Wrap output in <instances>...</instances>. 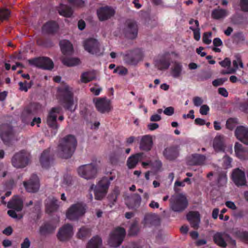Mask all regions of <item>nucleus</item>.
Wrapping results in <instances>:
<instances>
[{"instance_id": "52", "label": "nucleus", "mask_w": 248, "mask_h": 248, "mask_svg": "<svg viewBox=\"0 0 248 248\" xmlns=\"http://www.w3.org/2000/svg\"><path fill=\"white\" fill-rule=\"evenodd\" d=\"M16 210L14 209L9 210L7 212L8 215L11 217L17 219H20L23 217V216L21 214H17L16 212Z\"/></svg>"}, {"instance_id": "51", "label": "nucleus", "mask_w": 248, "mask_h": 248, "mask_svg": "<svg viewBox=\"0 0 248 248\" xmlns=\"http://www.w3.org/2000/svg\"><path fill=\"white\" fill-rule=\"evenodd\" d=\"M211 32H205L203 34L202 41L203 42L206 44L209 45L211 43V39L210 38L211 36Z\"/></svg>"}, {"instance_id": "57", "label": "nucleus", "mask_w": 248, "mask_h": 248, "mask_svg": "<svg viewBox=\"0 0 248 248\" xmlns=\"http://www.w3.org/2000/svg\"><path fill=\"white\" fill-rule=\"evenodd\" d=\"M226 126L227 128L230 130H232L235 126V119L233 118H229L226 122Z\"/></svg>"}, {"instance_id": "62", "label": "nucleus", "mask_w": 248, "mask_h": 248, "mask_svg": "<svg viewBox=\"0 0 248 248\" xmlns=\"http://www.w3.org/2000/svg\"><path fill=\"white\" fill-rule=\"evenodd\" d=\"M209 109V107L207 105H203L201 107L200 112L202 115H206Z\"/></svg>"}, {"instance_id": "30", "label": "nucleus", "mask_w": 248, "mask_h": 248, "mask_svg": "<svg viewBox=\"0 0 248 248\" xmlns=\"http://www.w3.org/2000/svg\"><path fill=\"white\" fill-rule=\"evenodd\" d=\"M153 144L152 138L150 135H145L141 139L140 148V150L149 151L151 150Z\"/></svg>"}, {"instance_id": "23", "label": "nucleus", "mask_w": 248, "mask_h": 248, "mask_svg": "<svg viewBox=\"0 0 248 248\" xmlns=\"http://www.w3.org/2000/svg\"><path fill=\"white\" fill-rule=\"evenodd\" d=\"M155 66L160 70L168 69L170 65V58L168 54L162 55L155 61Z\"/></svg>"}, {"instance_id": "22", "label": "nucleus", "mask_w": 248, "mask_h": 248, "mask_svg": "<svg viewBox=\"0 0 248 248\" xmlns=\"http://www.w3.org/2000/svg\"><path fill=\"white\" fill-rule=\"evenodd\" d=\"M59 30L58 24L52 20L47 21L42 27L43 32L48 34L54 35Z\"/></svg>"}, {"instance_id": "12", "label": "nucleus", "mask_w": 248, "mask_h": 248, "mask_svg": "<svg viewBox=\"0 0 248 248\" xmlns=\"http://www.w3.org/2000/svg\"><path fill=\"white\" fill-rule=\"evenodd\" d=\"M30 64L45 70H51L54 67L53 61L48 57H40L29 60Z\"/></svg>"}, {"instance_id": "10", "label": "nucleus", "mask_w": 248, "mask_h": 248, "mask_svg": "<svg viewBox=\"0 0 248 248\" xmlns=\"http://www.w3.org/2000/svg\"><path fill=\"white\" fill-rule=\"evenodd\" d=\"M62 108L60 106L52 108L48 112L46 118V124L48 126L57 131L59 125L57 123V116L61 114Z\"/></svg>"}, {"instance_id": "34", "label": "nucleus", "mask_w": 248, "mask_h": 248, "mask_svg": "<svg viewBox=\"0 0 248 248\" xmlns=\"http://www.w3.org/2000/svg\"><path fill=\"white\" fill-rule=\"evenodd\" d=\"M143 154L138 153L130 156L127 160V166L129 169L135 168L138 162L141 159Z\"/></svg>"}, {"instance_id": "41", "label": "nucleus", "mask_w": 248, "mask_h": 248, "mask_svg": "<svg viewBox=\"0 0 248 248\" xmlns=\"http://www.w3.org/2000/svg\"><path fill=\"white\" fill-rule=\"evenodd\" d=\"M95 78V74L91 71L85 72L80 76L81 82L84 83H88Z\"/></svg>"}, {"instance_id": "38", "label": "nucleus", "mask_w": 248, "mask_h": 248, "mask_svg": "<svg viewBox=\"0 0 248 248\" xmlns=\"http://www.w3.org/2000/svg\"><path fill=\"white\" fill-rule=\"evenodd\" d=\"M92 230L86 226H83L80 228L77 233L78 238L84 240L91 235Z\"/></svg>"}, {"instance_id": "4", "label": "nucleus", "mask_w": 248, "mask_h": 248, "mask_svg": "<svg viewBox=\"0 0 248 248\" xmlns=\"http://www.w3.org/2000/svg\"><path fill=\"white\" fill-rule=\"evenodd\" d=\"M31 159L30 154L22 150L14 154L11 159V163L15 168L21 169L26 167L30 162Z\"/></svg>"}, {"instance_id": "19", "label": "nucleus", "mask_w": 248, "mask_h": 248, "mask_svg": "<svg viewBox=\"0 0 248 248\" xmlns=\"http://www.w3.org/2000/svg\"><path fill=\"white\" fill-rule=\"evenodd\" d=\"M23 185L28 192L32 193L37 192L40 187L39 180L37 175L33 174L29 181L23 182Z\"/></svg>"}, {"instance_id": "8", "label": "nucleus", "mask_w": 248, "mask_h": 248, "mask_svg": "<svg viewBox=\"0 0 248 248\" xmlns=\"http://www.w3.org/2000/svg\"><path fill=\"white\" fill-rule=\"evenodd\" d=\"M122 33L125 37L130 40L136 38L138 33V27L137 23L132 20L128 19L124 24Z\"/></svg>"}, {"instance_id": "61", "label": "nucleus", "mask_w": 248, "mask_h": 248, "mask_svg": "<svg viewBox=\"0 0 248 248\" xmlns=\"http://www.w3.org/2000/svg\"><path fill=\"white\" fill-rule=\"evenodd\" d=\"M194 105L196 107L201 106L203 103V100L202 98L199 96L194 97L193 98Z\"/></svg>"}, {"instance_id": "40", "label": "nucleus", "mask_w": 248, "mask_h": 248, "mask_svg": "<svg viewBox=\"0 0 248 248\" xmlns=\"http://www.w3.org/2000/svg\"><path fill=\"white\" fill-rule=\"evenodd\" d=\"M102 244V239L98 235L93 236L87 243L86 248H99Z\"/></svg>"}, {"instance_id": "20", "label": "nucleus", "mask_w": 248, "mask_h": 248, "mask_svg": "<svg viewBox=\"0 0 248 248\" xmlns=\"http://www.w3.org/2000/svg\"><path fill=\"white\" fill-rule=\"evenodd\" d=\"M232 179L237 186H243L246 185L247 181L244 171L239 168L235 169L232 174Z\"/></svg>"}, {"instance_id": "45", "label": "nucleus", "mask_w": 248, "mask_h": 248, "mask_svg": "<svg viewBox=\"0 0 248 248\" xmlns=\"http://www.w3.org/2000/svg\"><path fill=\"white\" fill-rule=\"evenodd\" d=\"M227 15V11L223 9H216L212 12V17L215 19L224 18Z\"/></svg>"}, {"instance_id": "16", "label": "nucleus", "mask_w": 248, "mask_h": 248, "mask_svg": "<svg viewBox=\"0 0 248 248\" xmlns=\"http://www.w3.org/2000/svg\"><path fill=\"white\" fill-rule=\"evenodd\" d=\"M96 109L101 113H108L112 109L110 100L106 97L93 100Z\"/></svg>"}, {"instance_id": "48", "label": "nucleus", "mask_w": 248, "mask_h": 248, "mask_svg": "<svg viewBox=\"0 0 248 248\" xmlns=\"http://www.w3.org/2000/svg\"><path fill=\"white\" fill-rule=\"evenodd\" d=\"M139 231V228L138 222L137 221L134 222L131 225L129 229V235H135L137 234Z\"/></svg>"}, {"instance_id": "63", "label": "nucleus", "mask_w": 248, "mask_h": 248, "mask_svg": "<svg viewBox=\"0 0 248 248\" xmlns=\"http://www.w3.org/2000/svg\"><path fill=\"white\" fill-rule=\"evenodd\" d=\"M72 178L70 175L68 174L65 175L63 176V184L69 186L71 184Z\"/></svg>"}, {"instance_id": "60", "label": "nucleus", "mask_w": 248, "mask_h": 248, "mask_svg": "<svg viewBox=\"0 0 248 248\" xmlns=\"http://www.w3.org/2000/svg\"><path fill=\"white\" fill-rule=\"evenodd\" d=\"M109 160L112 164L116 165L119 161V157L116 154H112L109 157Z\"/></svg>"}, {"instance_id": "44", "label": "nucleus", "mask_w": 248, "mask_h": 248, "mask_svg": "<svg viewBox=\"0 0 248 248\" xmlns=\"http://www.w3.org/2000/svg\"><path fill=\"white\" fill-rule=\"evenodd\" d=\"M234 236L243 242L248 244V232L236 230L233 232Z\"/></svg>"}, {"instance_id": "53", "label": "nucleus", "mask_w": 248, "mask_h": 248, "mask_svg": "<svg viewBox=\"0 0 248 248\" xmlns=\"http://www.w3.org/2000/svg\"><path fill=\"white\" fill-rule=\"evenodd\" d=\"M239 5L242 11L248 12V0H240Z\"/></svg>"}, {"instance_id": "64", "label": "nucleus", "mask_w": 248, "mask_h": 248, "mask_svg": "<svg viewBox=\"0 0 248 248\" xmlns=\"http://www.w3.org/2000/svg\"><path fill=\"white\" fill-rule=\"evenodd\" d=\"M174 112V108L172 107L166 108L163 111L164 113L168 116H171Z\"/></svg>"}, {"instance_id": "35", "label": "nucleus", "mask_w": 248, "mask_h": 248, "mask_svg": "<svg viewBox=\"0 0 248 248\" xmlns=\"http://www.w3.org/2000/svg\"><path fill=\"white\" fill-rule=\"evenodd\" d=\"M61 51L64 55H70L73 52L72 44L68 40H63L60 42Z\"/></svg>"}, {"instance_id": "14", "label": "nucleus", "mask_w": 248, "mask_h": 248, "mask_svg": "<svg viewBox=\"0 0 248 248\" xmlns=\"http://www.w3.org/2000/svg\"><path fill=\"white\" fill-rule=\"evenodd\" d=\"M73 235V226L69 223L64 224L61 227L57 233V237L61 242L69 240Z\"/></svg>"}, {"instance_id": "11", "label": "nucleus", "mask_w": 248, "mask_h": 248, "mask_svg": "<svg viewBox=\"0 0 248 248\" xmlns=\"http://www.w3.org/2000/svg\"><path fill=\"white\" fill-rule=\"evenodd\" d=\"M78 172L81 177L87 180L91 179L96 177L97 169L94 164L91 163L80 166Z\"/></svg>"}, {"instance_id": "3", "label": "nucleus", "mask_w": 248, "mask_h": 248, "mask_svg": "<svg viewBox=\"0 0 248 248\" xmlns=\"http://www.w3.org/2000/svg\"><path fill=\"white\" fill-rule=\"evenodd\" d=\"M59 93V98L64 104V108L65 109L73 112L74 109H72L74 105V94L72 89L67 85H64L58 89Z\"/></svg>"}, {"instance_id": "28", "label": "nucleus", "mask_w": 248, "mask_h": 248, "mask_svg": "<svg viewBox=\"0 0 248 248\" xmlns=\"http://www.w3.org/2000/svg\"><path fill=\"white\" fill-rule=\"evenodd\" d=\"M186 218L189 222L191 227L194 229L199 228L200 222V215L197 211H190L186 215Z\"/></svg>"}, {"instance_id": "9", "label": "nucleus", "mask_w": 248, "mask_h": 248, "mask_svg": "<svg viewBox=\"0 0 248 248\" xmlns=\"http://www.w3.org/2000/svg\"><path fill=\"white\" fill-rule=\"evenodd\" d=\"M143 57L142 50L140 48H135L128 51L124 56V62L131 65H136L141 61Z\"/></svg>"}, {"instance_id": "18", "label": "nucleus", "mask_w": 248, "mask_h": 248, "mask_svg": "<svg viewBox=\"0 0 248 248\" xmlns=\"http://www.w3.org/2000/svg\"><path fill=\"white\" fill-rule=\"evenodd\" d=\"M115 13V10L112 7L109 6L101 7L97 10L98 17L101 21L110 19L114 16Z\"/></svg>"}, {"instance_id": "36", "label": "nucleus", "mask_w": 248, "mask_h": 248, "mask_svg": "<svg viewBox=\"0 0 248 248\" xmlns=\"http://www.w3.org/2000/svg\"><path fill=\"white\" fill-rule=\"evenodd\" d=\"M33 115L31 106L25 107L21 115L22 121L24 123H28Z\"/></svg>"}, {"instance_id": "54", "label": "nucleus", "mask_w": 248, "mask_h": 248, "mask_svg": "<svg viewBox=\"0 0 248 248\" xmlns=\"http://www.w3.org/2000/svg\"><path fill=\"white\" fill-rule=\"evenodd\" d=\"M151 165L156 170H159L162 166V162L160 160L157 159L154 161H150Z\"/></svg>"}, {"instance_id": "43", "label": "nucleus", "mask_w": 248, "mask_h": 248, "mask_svg": "<svg viewBox=\"0 0 248 248\" xmlns=\"http://www.w3.org/2000/svg\"><path fill=\"white\" fill-rule=\"evenodd\" d=\"M234 151L236 156L240 159H245L246 151L242 145L239 142H236L234 145Z\"/></svg>"}, {"instance_id": "29", "label": "nucleus", "mask_w": 248, "mask_h": 248, "mask_svg": "<svg viewBox=\"0 0 248 248\" xmlns=\"http://www.w3.org/2000/svg\"><path fill=\"white\" fill-rule=\"evenodd\" d=\"M213 147L217 152H224L226 147L225 137L223 135H217L213 140Z\"/></svg>"}, {"instance_id": "25", "label": "nucleus", "mask_w": 248, "mask_h": 248, "mask_svg": "<svg viewBox=\"0 0 248 248\" xmlns=\"http://www.w3.org/2000/svg\"><path fill=\"white\" fill-rule=\"evenodd\" d=\"M235 135L241 142L248 145V128L243 126H238L235 130Z\"/></svg>"}, {"instance_id": "33", "label": "nucleus", "mask_w": 248, "mask_h": 248, "mask_svg": "<svg viewBox=\"0 0 248 248\" xmlns=\"http://www.w3.org/2000/svg\"><path fill=\"white\" fill-rule=\"evenodd\" d=\"M58 200L55 198H49L46 205V212L48 214L56 211L59 208Z\"/></svg>"}, {"instance_id": "37", "label": "nucleus", "mask_w": 248, "mask_h": 248, "mask_svg": "<svg viewBox=\"0 0 248 248\" xmlns=\"http://www.w3.org/2000/svg\"><path fill=\"white\" fill-rule=\"evenodd\" d=\"M36 43L38 46L46 48L52 47L54 45L52 39L49 37L39 38L37 40Z\"/></svg>"}, {"instance_id": "5", "label": "nucleus", "mask_w": 248, "mask_h": 248, "mask_svg": "<svg viewBox=\"0 0 248 248\" xmlns=\"http://www.w3.org/2000/svg\"><path fill=\"white\" fill-rule=\"evenodd\" d=\"M170 207L175 212H181L187 208L188 201L186 197L182 194H179L170 200Z\"/></svg>"}, {"instance_id": "32", "label": "nucleus", "mask_w": 248, "mask_h": 248, "mask_svg": "<svg viewBox=\"0 0 248 248\" xmlns=\"http://www.w3.org/2000/svg\"><path fill=\"white\" fill-rule=\"evenodd\" d=\"M7 207L17 212L21 211L23 208V201L19 198H14L8 202Z\"/></svg>"}, {"instance_id": "2", "label": "nucleus", "mask_w": 248, "mask_h": 248, "mask_svg": "<svg viewBox=\"0 0 248 248\" xmlns=\"http://www.w3.org/2000/svg\"><path fill=\"white\" fill-rule=\"evenodd\" d=\"M115 176H111L109 178L103 177L98 183L96 186L92 185L90 190H93L95 199L101 200L106 195L109 188L110 181L114 180Z\"/></svg>"}, {"instance_id": "6", "label": "nucleus", "mask_w": 248, "mask_h": 248, "mask_svg": "<svg viewBox=\"0 0 248 248\" xmlns=\"http://www.w3.org/2000/svg\"><path fill=\"white\" fill-rule=\"evenodd\" d=\"M86 212V205L81 202L72 205L66 212V217L70 220H76Z\"/></svg>"}, {"instance_id": "46", "label": "nucleus", "mask_w": 248, "mask_h": 248, "mask_svg": "<svg viewBox=\"0 0 248 248\" xmlns=\"http://www.w3.org/2000/svg\"><path fill=\"white\" fill-rule=\"evenodd\" d=\"M62 62L64 65L69 67L78 65L80 63L79 59L76 58H63Z\"/></svg>"}, {"instance_id": "31", "label": "nucleus", "mask_w": 248, "mask_h": 248, "mask_svg": "<svg viewBox=\"0 0 248 248\" xmlns=\"http://www.w3.org/2000/svg\"><path fill=\"white\" fill-rule=\"evenodd\" d=\"M52 157L50 155L49 149L44 150L41 154L40 162L43 168L47 169L50 167Z\"/></svg>"}, {"instance_id": "42", "label": "nucleus", "mask_w": 248, "mask_h": 248, "mask_svg": "<svg viewBox=\"0 0 248 248\" xmlns=\"http://www.w3.org/2000/svg\"><path fill=\"white\" fill-rule=\"evenodd\" d=\"M58 11L60 15L66 17H71L73 13V11L70 7L62 4L61 5Z\"/></svg>"}, {"instance_id": "27", "label": "nucleus", "mask_w": 248, "mask_h": 248, "mask_svg": "<svg viewBox=\"0 0 248 248\" xmlns=\"http://www.w3.org/2000/svg\"><path fill=\"white\" fill-rule=\"evenodd\" d=\"M163 155L166 159L172 161L178 156L179 150L176 146H170L164 150Z\"/></svg>"}, {"instance_id": "13", "label": "nucleus", "mask_w": 248, "mask_h": 248, "mask_svg": "<svg viewBox=\"0 0 248 248\" xmlns=\"http://www.w3.org/2000/svg\"><path fill=\"white\" fill-rule=\"evenodd\" d=\"M12 126L10 124H3L0 126V137L4 143L9 145L14 137Z\"/></svg>"}, {"instance_id": "26", "label": "nucleus", "mask_w": 248, "mask_h": 248, "mask_svg": "<svg viewBox=\"0 0 248 248\" xmlns=\"http://www.w3.org/2000/svg\"><path fill=\"white\" fill-rule=\"evenodd\" d=\"M56 226L55 225L51 222H44L39 228V232L42 236H46L47 235L53 233Z\"/></svg>"}, {"instance_id": "24", "label": "nucleus", "mask_w": 248, "mask_h": 248, "mask_svg": "<svg viewBox=\"0 0 248 248\" xmlns=\"http://www.w3.org/2000/svg\"><path fill=\"white\" fill-rule=\"evenodd\" d=\"M206 156L198 154H192L187 159V164L190 166H202L205 164Z\"/></svg>"}, {"instance_id": "1", "label": "nucleus", "mask_w": 248, "mask_h": 248, "mask_svg": "<svg viewBox=\"0 0 248 248\" xmlns=\"http://www.w3.org/2000/svg\"><path fill=\"white\" fill-rule=\"evenodd\" d=\"M77 146V140L73 135H68L63 138L58 145L59 154L61 157L67 159L70 158Z\"/></svg>"}, {"instance_id": "39", "label": "nucleus", "mask_w": 248, "mask_h": 248, "mask_svg": "<svg viewBox=\"0 0 248 248\" xmlns=\"http://www.w3.org/2000/svg\"><path fill=\"white\" fill-rule=\"evenodd\" d=\"M183 69L182 64L175 62L171 68V75L173 78H177L180 77Z\"/></svg>"}, {"instance_id": "49", "label": "nucleus", "mask_w": 248, "mask_h": 248, "mask_svg": "<svg viewBox=\"0 0 248 248\" xmlns=\"http://www.w3.org/2000/svg\"><path fill=\"white\" fill-rule=\"evenodd\" d=\"M120 194V190L119 189L118 187H115L113 191L110 195L109 198L110 201H113V202H116L118 196Z\"/></svg>"}, {"instance_id": "17", "label": "nucleus", "mask_w": 248, "mask_h": 248, "mask_svg": "<svg viewBox=\"0 0 248 248\" xmlns=\"http://www.w3.org/2000/svg\"><path fill=\"white\" fill-rule=\"evenodd\" d=\"M84 49L89 53L99 55L100 49L99 47V43L97 40L91 38L84 41Z\"/></svg>"}, {"instance_id": "7", "label": "nucleus", "mask_w": 248, "mask_h": 248, "mask_svg": "<svg viewBox=\"0 0 248 248\" xmlns=\"http://www.w3.org/2000/svg\"><path fill=\"white\" fill-rule=\"evenodd\" d=\"M126 234L124 228H116L111 233L108 241L110 247L114 248L118 247L123 242Z\"/></svg>"}, {"instance_id": "50", "label": "nucleus", "mask_w": 248, "mask_h": 248, "mask_svg": "<svg viewBox=\"0 0 248 248\" xmlns=\"http://www.w3.org/2000/svg\"><path fill=\"white\" fill-rule=\"evenodd\" d=\"M190 30L193 32L194 38L196 41H199L201 38L200 29V28H194L193 27H189Z\"/></svg>"}, {"instance_id": "59", "label": "nucleus", "mask_w": 248, "mask_h": 248, "mask_svg": "<svg viewBox=\"0 0 248 248\" xmlns=\"http://www.w3.org/2000/svg\"><path fill=\"white\" fill-rule=\"evenodd\" d=\"M219 64L223 67H230L231 62L229 58H226L224 60L219 62Z\"/></svg>"}, {"instance_id": "15", "label": "nucleus", "mask_w": 248, "mask_h": 248, "mask_svg": "<svg viewBox=\"0 0 248 248\" xmlns=\"http://www.w3.org/2000/svg\"><path fill=\"white\" fill-rule=\"evenodd\" d=\"M213 239L216 244L222 248H225L227 246L225 239L229 241L233 245H236L235 240H233L229 234L225 232H217L213 236Z\"/></svg>"}, {"instance_id": "21", "label": "nucleus", "mask_w": 248, "mask_h": 248, "mask_svg": "<svg viewBox=\"0 0 248 248\" xmlns=\"http://www.w3.org/2000/svg\"><path fill=\"white\" fill-rule=\"evenodd\" d=\"M142 224L145 227L156 226L160 224V218L158 216L155 214H147L144 216Z\"/></svg>"}, {"instance_id": "58", "label": "nucleus", "mask_w": 248, "mask_h": 248, "mask_svg": "<svg viewBox=\"0 0 248 248\" xmlns=\"http://www.w3.org/2000/svg\"><path fill=\"white\" fill-rule=\"evenodd\" d=\"M227 178L225 175L220 174H219L218 179L217 182L219 186H223L227 182Z\"/></svg>"}, {"instance_id": "55", "label": "nucleus", "mask_w": 248, "mask_h": 248, "mask_svg": "<svg viewBox=\"0 0 248 248\" xmlns=\"http://www.w3.org/2000/svg\"><path fill=\"white\" fill-rule=\"evenodd\" d=\"M212 73L211 71H204L200 76V79L201 81L206 80L211 78Z\"/></svg>"}, {"instance_id": "47", "label": "nucleus", "mask_w": 248, "mask_h": 248, "mask_svg": "<svg viewBox=\"0 0 248 248\" xmlns=\"http://www.w3.org/2000/svg\"><path fill=\"white\" fill-rule=\"evenodd\" d=\"M10 14V11L7 9H0V23L7 20Z\"/></svg>"}, {"instance_id": "56", "label": "nucleus", "mask_w": 248, "mask_h": 248, "mask_svg": "<svg viewBox=\"0 0 248 248\" xmlns=\"http://www.w3.org/2000/svg\"><path fill=\"white\" fill-rule=\"evenodd\" d=\"M239 109L245 113H248V100L240 103Z\"/></svg>"}]
</instances>
